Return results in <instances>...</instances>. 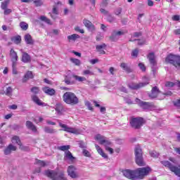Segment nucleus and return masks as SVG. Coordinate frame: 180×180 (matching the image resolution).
<instances>
[{
    "instance_id": "obj_21",
    "label": "nucleus",
    "mask_w": 180,
    "mask_h": 180,
    "mask_svg": "<svg viewBox=\"0 0 180 180\" xmlns=\"http://www.w3.org/2000/svg\"><path fill=\"white\" fill-rule=\"evenodd\" d=\"M64 160H69L71 162H74L75 157H73L72 153L70 150H68L65 153Z\"/></svg>"
},
{
    "instance_id": "obj_50",
    "label": "nucleus",
    "mask_w": 180,
    "mask_h": 180,
    "mask_svg": "<svg viewBox=\"0 0 180 180\" xmlns=\"http://www.w3.org/2000/svg\"><path fill=\"white\" fill-rule=\"evenodd\" d=\"M172 20L174 22H178L180 20V16L179 15H174L172 17Z\"/></svg>"
},
{
    "instance_id": "obj_20",
    "label": "nucleus",
    "mask_w": 180,
    "mask_h": 180,
    "mask_svg": "<svg viewBox=\"0 0 180 180\" xmlns=\"http://www.w3.org/2000/svg\"><path fill=\"white\" fill-rule=\"evenodd\" d=\"M32 99L34 103L38 105V106H46V103H44L39 97L36 95L32 96Z\"/></svg>"
},
{
    "instance_id": "obj_14",
    "label": "nucleus",
    "mask_w": 180,
    "mask_h": 180,
    "mask_svg": "<svg viewBox=\"0 0 180 180\" xmlns=\"http://www.w3.org/2000/svg\"><path fill=\"white\" fill-rule=\"evenodd\" d=\"M148 58L150 64H151L153 67L157 65V60H155V54L154 52L149 53L148 55Z\"/></svg>"
},
{
    "instance_id": "obj_29",
    "label": "nucleus",
    "mask_w": 180,
    "mask_h": 180,
    "mask_svg": "<svg viewBox=\"0 0 180 180\" xmlns=\"http://www.w3.org/2000/svg\"><path fill=\"white\" fill-rule=\"evenodd\" d=\"M77 39H79V36L77 34L68 36V40H69V41H75Z\"/></svg>"
},
{
    "instance_id": "obj_22",
    "label": "nucleus",
    "mask_w": 180,
    "mask_h": 180,
    "mask_svg": "<svg viewBox=\"0 0 180 180\" xmlns=\"http://www.w3.org/2000/svg\"><path fill=\"white\" fill-rule=\"evenodd\" d=\"M120 67L122 68V70L127 74H130V72H131V68H130V66H129V65H127L126 63H120Z\"/></svg>"
},
{
    "instance_id": "obj_33",
    "label": "nucleus",
    "mask_w": 180,
    "mask_h": 180,
    "mask_svg": "<svg viewBox=\"0 0 180 180\" xmlns=\"http://www.w3.org/2000/svg\"><path fill=\"white\" fill-rule=\"evenodd\" d=\"M129 41H138V46H144V44H146V39H131L129 40Z\"/></svg>"
},
{
    "instance_id": "obj_26",
    "label": "nucleus",
    "mask_w": 180,
    "mask_h": 180,
    "mask_svg": "<svg viewBox=\"0 0 180 180\" xmlns=\"http://www.w3.org/2000/svg\"><path fill=\"white\" fill-rule=\"evenodd\" d=\"M95 147H96L98 154H100V155H101V157H103V158H108V155H106V153H105L103 152V150H102V148H101L100 146L95 145Z\"/></svg>"
},
{
    "instance_id": "obj_6",
    "label": "nucleus",
    "mask_w": 180,
    "mask_h": 180,
    "mask_svg": "<svg viewBox=\"0 0 180 180\" xmlns=\"http://www.w3.org/2000/svg\"><path fill=\"white\" fill-rule=\"evenodd\" d=\"M165 63L167 64H172L178 70H180V56L179 55H174L170 53L165 58Z\"/></svg>"
},
{
    "instance_id": "obj_7",
    "label": "nucleus",
    "mask_w": 180,
    "mask_h": 180,
    "mask_svg": "<svg viewBox=\"0 0 180 180\" xmlns=\"http://www.w3.org/2000/svg\"><path fill=\"white\" fill-rule=\"evenodd\" d=\"M45 175L52 180H65L63 172H56L54 170H46L45 171Z\"/></svg>"
},
{
    "instance_id": "obj_45",
    "label": "nucleus",
    "mask_w": 180,
    "mask_h": 180,
    "mask_svg": "<svg viewBox=\"0 0 180 180\" xmlns=\"http://www.w3.org/2000/svg\"><path fill=\"white\" fill-rule=\"evenodd\" d=\"M165 86L167 88H172V86H175V83H174L172 82H166Z\"/></svg>"
},
{
    "instance_id": "obj_39",
    "label": "nucleus",
    "mask_w": 180,
    "mask_h": 180,
    "mask_svg": "<svg viewBox=\"0 0 180 180\" xmlns=\"http://www.w3.org/2000/svg\"><path fill=\"white\" fill-rule=\"evenodd\" d=\"M70 61L77 66L81 65V60L79 59L72 58H70Z\"/></svg>"
},
{
    "instance_id": "obj_64",
    "label": "nucleus",
    "mask_w": 180,
    "mask_h": 180,
    "mask_svg": "<svg viewBox=\"0 0 180 180\" xmlns=\"http://www.w3.org/2000/svg\"><path fill=\"white\" fill-rule=\"evenodd\" d=\"M106 151H109L110 154H112L113 153V148L110 147H105Z\"/></svg>"
},
{
    "instance_id": "obj_40",
    "label": "nucleus",
    "mask_w": 180,
    "mask_h": 180,
    "mask_svg": "<svg viewBox=\"0 0 180 180\" xmlns=\"http://www.w3.org/2000/svg\"><path fill=\"white\" fill-rule=\"evenodd\" d=\"M31 92L34 94V95H37L40 92V89L38 86H34L31 89Z\"/></svg>"
},
{
    "instance_id": "obj_18",
    "label": "nucleus",
    "mask_w": 180,
    "mask_h": 180,
    "mask_svg": "<svg viewBox=\"0 0 180 180\" xmlns=\"http://www.w3.org/2000/svg\"><path fill=\"white\" fill-rule=\"evenodd\" d=\"M24 39L27 44H30V46H33V44H34V40H33V38L30 34H25Z\"/></svg>"
},
{
    "instance_id": "obj_47",
    "label": "nucleus",
    "mask_w": 180,
    "mask_h": 180,
    "mask_svg": "<svg viewBox=\"0 0 180 180\" xmlns=\"http://www.w3.org/2000/svg\"><path fill=\"white\" fill-rule=\"evenodd\" d=\"M33 4H34L35 6H41L42 3L41 0H32Z\"/></svg>"
},
{
    "instance_id": "obj_53",
    "label": "nucleus",
    "mask_w": 180,
    "mask_h": 180,
    "mask_svg": "<svg viewBox=\"0 0 180 180\" xmlns=\"http://www.w3.org/2000/svg\"><path fill=\"white\" fill-rule=\"evenodd\" d=\"M141 36H143V32H134L133 37H140Z\"/></svg>"
},
{
    "instance_id": "obj_30",
    "label": "nucleus",
    "mask_w": 180,
    "mask_h": 180,
    "mask_svg": "<svg viewBox=\"0 0 180 180\" xmlns=\"http://www.w3.org/2000/svg\"><path fill=\"white\" fill-rule=\"evenodd\" d=\"M35 164L37 165H39V167H46L47 165V162L44 160H40L39 159L35 160Z\"/></svg>"
},
{
    "instance_id": "obj_56",
    "label": "nucleus",
    "mask_w": 180,
    "mask_h": 180,
    "mask_svg": "<svg viewBox=\"0 0 180 180\" xmlns=\"http://www.w3.org/2000/svg\"><path fill=\"white\" fill-rule=\"evenodd\" d=\"M122 8H118L115 10V15H116V16H119V15H120L122 13Z\"/></svg>"
},
{
    "instance_id": "obj_52",
    "label": "nucleus",
    "mask_w": 180,
    "mask_h": 180,
    "mask_svg": "<svg viewBox=\"0 0 180 180\" xmlns=\"http://www.w3.org/2000/svg\"><path fill=\"white\" fill-rule=\"evenodd\" d=\"M107 20L108 22H109L110 23H112V22H115V17L109 15L107 18Z\"/></svg>"
},
{
    "instance_id": "obj_51",
    "label": "nucleus",
    "mask_w": 180,
    "mask_h": 180,
    "mask_svg": "<svg viewBox=\"0 0 180 180\" xmlns=\"http://www.w3.org/2000/svg\"><path fill=\"white\" fill-rule=\"evenodd\" d=\"M12 68H13V74L16 75V74H18V70H16V63H13Z\"/></svg>"
},
{
    "instance_id": "obj_60",
    "label": "nucleus",
    "mask_w": 180,
    "mask_h": 180,
    "mask_svg": "<svg viewBox=\"0 0 180 180\" xmlns=\"http://www.w3.org/2000/svg\"><path fill=\"white\" fill-rule=\"evenodd\" d=\"M113 32L115 34V35L117 36H122L123 34H124V32H122V31H113Z\"/></svg>"
},
{
    "instance_id": "obj_17",
    "label": "nucleus",
    "mask_w": 180,
    "mask_h": 180,
    "mask_svg": "<svg viewBox=\"0 0 180 180\" xmlns=\"http://www.w3.org/2000/svg\"><path fill=\"white\" fill-rule=\"evenodd\" d=\"M26 127L29 129V130H32L34 133H37V127L33 124V122L30 121H27L25 123Z\"/></svg>"
},
{
    "instance_id": "obj_11",
    "label": "nucleus",
    "mask_w": 180,
    "mask_h": 180,
    "mask_svg": "<svg viewBox=\"0 0 180 180\" xmlns=\"http://www.w3.org/2000/svg\"><path fill=\"white\" fill-rule=\"evenodd\" d=\"M95 139L99 141V144L105 146V147H109L108 146L112 144V143L110 141H108L105 136H103L99 134L96 136Z\"/></svg>"
},
{
    "instance_id": "obj_59",
    "label": "nucleus",
    "mask_w": 180,
    "mask_h": 180,
    "mask_svg": "<svg viewBox=\"0 0 180 180\" xmlns=\"http://www.w3.org/2000/svg\"><path fill=\"white\" fill-rule=\"evenodd\" d=\"M108 0H103L102 3H101V6L102 8H105L106 6H108Z\"/></svg>"
},
{
    "instance_id": "obj_28",
    "label": "nucleus",
    "mask_w": 180,
    "mask_h": 180,
    "mask_svg": "<svg viewBox=\"0 0 180 180\" xmlns=\"http://www.w3.org/2000/svg\"><path fill=\"white\" fill-rule=\"evenodd\" d=\"M32 61V57L27 53H23V63H30Z\"/></svg>"
},
{
    "instance_id": "obj_63",
    "label": "nucleus",
    "mask_w": 180,
    "mask_h": 180,
    "mask_svg": "<svg viewBox=\"0 0 180 180\" xmlns=\"http://www.w3.org/2000/svg\"><path fill=\"white\" fill-rule=\"evenodd\" d=\"M12 13V10L9 8H6L4 10V15H9V13Z\"/></svg>"
},
{
    "instance_id": "obj_36",
    "label": "nucleus",
    "mask_w": 180,
    "mask_h": 180,
    "mask_svg": "<svg viewBox=\"0 0 180 180\" xmlns=\"http://www.w3.org/2000/svg\"><path fill=\"white\" fill-rule=\"evenodd\" d=\"M9 2H10L9 0H6V1L1 2V9L5 11V9H6L8 8V5H9Z\"/></svg>"
},
{
    "instance_id": "obj_37",
    "label": "nucleus",
    "mask_w": 180,
    "mask_h": 180,
    "mask_svg": "<svg viewBox=\"0 0 180 180\" xmlns=\"http://www.w3.org/2000/svg\"><path fill=\"white\" fill-rule=\"evenodd\" d=\"M131 56V57H133V58H137V57L139 56V49H135L132 50Z\"/></svg>"
},
{
    "instance_id": "obj_62",
    "label": "nucleus",
    "mask_w": 180,
    "mask_h": 180,
    "mask_svg": "<svg viewBox=\"0 0 180 180\" xmlns=\"http://www.w3.org/2000/svg\"><path fill=\"white\" fill-rule=\"evenodd\" d=\"M100 12L103 13V15H108V13H109V12L104 8H101Z\"/></svg>"
},
{
    "instance_id": "obj_41",
    "label": "nucleus",
    "mask_w": 180,
    "mask_h": 180,
    "mask_svg": "<svg viewBox=\"0 0 180 180\" xmlns=\"http://www.w3.org/2000/svg\"><path fill=\"white\" fill-rule=\"evenodd\" d=\"M172 103L176 108H178L179 109L180 108V98L172 101Z\"/></svg>"
},
{
    "instance_id": "obj_38",
    "label": "nucleus",
    "mask_w": 180,
    "mask_h": 180,
    "mask_svg": "<svg viewBox=\"0 0 180 180\" xmlns=\"http://www.w3.org/2000/svg\"><path fill=\"white\" fill-rule=\"evenodd\" d=\"M149 154H150V157H153V158H158V157L160 156V154L158 153H157V151H155V150L150 151Z\"/></svg>"
},
{
    "instance_id": "obj_8",
    "label": "nucleus",
    "mask_w": 180,
    "mask_h": 180,
    "mask_svg": "<svg viewBox=\"0 0 180 180\" xmlns=\"http://www.w3.org/2000/svg\"><path fill=\"white\" fill-rule=\"evenodd\" d=\"M143 79H146L147 82L140 83H131L129 84L127 86L128 88H129V89H132L134 91H137V89H141V88H144V86H146V85H148V84H150V79H148L147 77L144 76Z\"/></svg>"
},
{
    "instance_id": "obj_48",
    "label": "nucleus",
    "mask_w": 180,
    "mask_h": 180,
    "mask_svg": "<svg viewBox=\"0 0 180 180\" xmlns=\"http://www.w3.org/2000/svg\"><path fill=\"white\" fill-rule=\"evenodd\" d=\"M83 75H94V72L89 70H86L83 71Z\"/></svg>"
},
{
    "instance_id": "obj_25",
    "label": "nucleus",
    "mask_w": 180,
    "mask_h": 180,
    "mask_svg": "<svg viewBox=\"0 0 180 180\" xmlns=\"http://www.w3.org/2000/svg\"><path fill=\"white\" fill-rule=\"evenodd\" d=\"M11 41L15 44H20V41H22V37L20 35L14 36L11 37Z\"/></svg>"
},
{
    "instance_id": "obj_34",
    "label": "nucleus",
    "mask_w": 180,
    "mask_h": 180,
    "mask_svg": "<svg viewBox=\"0 0 180 180\" xmlns=\"http://www.w3.org/2000/svg\"><path fill=\"white\" fill-rule=\"evenodd\" d=\"M70 148H71V146H70V145L61 146L58 147V150H60V151H68Z\"/></svg>"
},
{
    "instance_id": "obj_13",
    "label": "nucleus",
    "mask_w": 180,
    "mask_h": 180,
    "mask_svg": "<svg viewBox=\"0 0 180 180\" xmlns=\"http://www.w3.org/2000/svg\"><path fill=\"white\" fill-rule=\"evenodd\" d=\"M83 23L85 26V27H87V29H89V30H91V32H94L96 30V27L95 25L94 24H92V22H91L89 20L86 19H84L83 20Z\"/></svg>"
},
{
    "instance_id": "obj_15",
    "label": "nucleus",
    "mask_w": 180,
    "mask_h": 180,
    "mask_svg": "<svg viewBox=\"0 0 180 180\" xmlns=\"http://www.w3.org/2000/svg\"><path fill=\"white\" fill-rule=\"evenodd\" d=\"M96 50L99 54H106L105 50H106V44H102L101 45L96 46Z\"/></svg>"
},
{
    "instance_id": "obj_57",
    "label": "nucleus",
    "mask_w": 180,
    "mask_h": 180,
    "mask_svg": "<svg viewBox=\"0 0 180 180\" xmlns=\"http://www.w3.org/2000/svg\"><path fill=\"white\" fill-rule=\"evenodd\" d=\"M75 30L76 32H79V33H82V34L85 33V31H84V30L79 28V27H76L75 28Z\"/></svg>"
},
{
    "instance_id": "obj_32",
    "label": "nucleus",
    "mask_w": 180,
    "mask_h": 180,
    "mask_svg": "<svg viewBox=\"0 0 180 180\" xmlns=\"http://www.w3.org/2000/svg\"><path fill=\"white\" fill-rule=\"evenodd\" d=\"M40 20H41L42 22H45V23H47V25H53L51 23V20L44 15H41L40 17Z\"/></svg>"
},
{
    "instance_id": "obj_31",
    "label": "nucleus",
    "mask_w": 180,
    "mask_h": 180,
    "mask_svg": "<svg viewBox=\"0 0 180 180\" xmlns=\"http://www.w3.org/2000/svg\"><path fill=\"white\" fill-rule=\"evenodd\" d=\"M11 141L13 144H18V146H20V139H19V136H13Z\"/></svg>"
},
{
    "instance_id": "obj_54",
    "label": "nucleus",
    "mask_w": 180,
    "mask_h": 180,
    "mask_svg": "<svg viewBox=\"0 0 180 180\" xmlns=\"http://www.w3.org/2000/svg\"><path fill=\"white\" fill-rule=\"evenodd\" d=\"M12 153V150L7 146L6 149L4 150V154L5 155H9Z\"/></svg>"
},
{
    "instance_id": "obj_9",
    "label": "nucleus",
    "mask_w": 180,
    "mask_h": 180,
    "mask_svg": "<svg viewBox=\"0 0 180 180\" xmlns=\"http://www.w3.org/2000/svg\"><path fill=\"white\" fill-rule=\"evenodd\" d=\"M59 126L61 129H63V131H66L67 133H72V134H79V129L71 127H68L65 124H63L59 122Z\"/></svg>"
},
{
    "instance_id": "obj_58",
    "label": "nucleus",
    "mask_w": 180,
    "mask_h": 180,
    "mask_svg": "<svg viewBox=\"0 0 180 180\" xmlns=\"http://www.w3.org/2000/svg\"><path fill=\"white\" fill-rule=\"evenodd\" d=\"M115 71H116V69H115V68L110 67L109 68V72H110L111 75H115Z\"/></svg>"
},
{
    "instance_id": "obj_2",
    "label": "nucleus",
    "mask_w": 180,
    "mask_h": 180,
    "mask_svg": "<svg viewBox=\"0 0 180 180\" xmlns=\"http://www.w3.org/2000/svg\"><path fill=\"white\" fill-rule=\"evenodd\" d=\"M63 101L67 105H70L71 106H75L79 103V98L77 95L71 91H66L63 95Z\"/></svg>"
},
{
    "instance_id": "obj_24",
    "label": "nucleus",
    "mask_w": 180,
    "mask_h": 180,
    "mask_svg": "<svg viewBox=\"0 0 180 180\" xmlns=\"http://www.w3.org/2000/svg\"><path fill=\"white\" fill-rule=\"evenodd\" d=\"M55 110L57 112L58 115H61L64 110V106L61 103H57Z\"/></svg>"
},
{
    "instance_id": "obj_3",
    "label": "nucleus",
    "mask_w": 180,
    "mask_h": 180,
    "mask_svg": "<svg viewBox=\"0 0 180 180\" xmlns=\"http://www.w3.org/2000/svg\"><path fill=\"white\" fill-rule=\"evenodd\" d=\"M172 96V91H168L166 93L162 94L161 91H160V89L157 86H155L152 88L151 92L148 94L149 98L150 99H155V98H158L159 101H162L163 99H165V96Z\"/></svg>"
},
{
    "instance_id": "obj_23",
    "label": "nucleus",
    "mask_w": 180,
    "mask_h": 180,
    "mask_svg": "<svg viewBox=\"0 0 180 180\" xmlns=\"http://www.w3.org/2000/svg\"><path fill=\"white\" fill-rule=\"evenodd\" d=\"M34 78V75H33L32 71H27L24 75V82L25 81H27L28 79H33Z\"/></svg>"
},
{
    "instance_id": "obj_49",
    "label": "nucleus",
    "mask_w": 180,
    "mask_h": 180,
    "mask_svg": "<svg viewBox=\"0 0 180 180\" xmlns=\"http://www.w3.org/2000/svg\"><path fill=\"white\" fill-rule=\"evenodd\" d=\"M85 105L87 106L89 110H94V107H92V104H91V102L86 101L85 103Z\"/></svg>"
},
{
    "instance_id": "obj_16",
    "label": "nucleus",
    "mask_w": 180,
    "mask_h": 180,
    "mask_svg": "<svg viewBox=\"0 0 180 180\" xmlns=\"http://www.w3.org/2000/svg\"><path fill=\"white\" fill-rule=\"evenodd\" d=\"M42 91L43 92H44V94H46V95H49L50 96H53V95H56V90L49 86L43 87Z\"/></svg>"
},
{
    "instance_id": "obj_12",
    "label": "nucleus",
    "mask_w": 180,
    "mask_h": 180,
    "mask_svg": "<svg viewBox=\"0 0 180 180\" xmlns=\"http://www.w3.org/2000/svg\"><path fill=\"white\" fill-rule=\"evenodd\" d=\"M68 174L70 178H78V173L77 172V167L74 165H70L68 167Z\"/></svg>"
},
{
    "instance_id": "obj_61",
    "label": "nucleus",
    "mask_w": 180,
    "mask_h": 180,
    "mask_svg": "<svg viewBox=\"0 0 180 180\" xmlns=\"http://www.w3.org/2000/svg\"><path fill=\"white\" fill-rule=\"evenodd\" d=\"M52 12L54 15H58V9H57V7L53 6Z\"/></svg>"
},
{
    "instance_id": "obj_35",
    "label": "nucleus",
    "mask_w": 180,
    "mask_h": 180,
    "mask_svg": "<svg viewBox=\"0 0 180 180\" xmlns=\"http://www.w3.org/2000/svg\"><path fill=\"white\" fill-rule=\"evenodd\" d=\"M73 78H75V79L79 82H84V81H86V78L84 77H79L78 75H73Z\"/></svg>"
},
{
    "instance_id": "obj_19",
    "label": "nucleus",
    "mask_w": 180,
    "mask_h": 180,
    "mask_svg": "<svg viewBox=\"0 0 180 180\" xmlns=\"http://www.w3.org/2000/svg\"><path fill=\"white\" fill-rule=\"evenodd\" d=\"M10 57L11 58V61L13 64H14V63H16V61H18V53H16V51H15L13 49H11L10 50Z\"/></svg>"
},
{
    "instance_id": "obj_4",
    "label": "nucleus",
    "mask_w": 180,
    "mask_h": 180,
    "mask_svg": "<svg viewBox=\"0 0 180 180\" xmlns=\"http://www.w3.org/2000/svg\"><path fill=\"white\" fill-rule=\"evenodd\" d=\"M129 124L132 129H134V130H140V129L146 124V120L141 117H131L129 120Z\"/></svg>"
},
{
    "instance_id": "obj_55",
    "label": "nucleus",
    "mask_w": 180,
    "mask_h": 180,
    "mask_svg": "<svg viewBox=\"0 0 180 180\" xmlns=\"http://www.w3.org/2000/svg\"><path fill=\"white\" fill-rule=\"evenodd\" d=\"M7 147H8V148L10 149V150H11V151H16V150H17L16 146H13V145H12V144H9Z\"/></svg>"
},
{
    "instance_id": "obj_5",
    "label": "nucleus",
    "mask_w": 180,
    "mask_h": 180,
    "mask_svg": "<svg viewBox=\"0 0 180 180\" xmlns=\"http://www.w3.org/2000/svg\"><path fill=\"white\" fill-rule=\"evenodd\" d=\"M135 162L139 167H146V162L143 158V150L139 146H136L134 150Z\"/></svg>"
},
{
    "instance_id": "obj_46",
    "label": "nucleus",
    "mask_w": 180,
    "mask_h": 180,
    "mask_svg": "<svg viewBox=\"0 0 180 180\" xmlns=\"http://www.w3.org/2000/svg\"><path fill=\"white\" fill-rule=\"evenodd\" d=\"M83 155H84V157H88L89 158H91V153H89V151L86 149H84L83 151Z\"/></svg>"
},
{
    "instance_id": "obj_27",
    "label": "nucleus",
    "mask_w": 180,
    "mask_h": 180,
    "mask_svg": "<svg viewBox=\"0 0 180 180\" xmlns=\"http://www.w3.org/2000/svg\"><path fill=\"white\" fill-rule=\"evenodd\" d=\"M44 131L48 134H54L57 131L50 127L46 126L44 128Z\"/></svg>"
},
{
    "instance_id": "obj_42",
    "label": "nucleus",
    "mask_w": 180,
    "mask_h": 180,
    "mask_svg": "<svg viewBox=\"0 0 180 180\" xmlns=\"http://www.w3.org/2000/svg\"><path fill=\"white\" fill-rule=\"evenodd\" d=\"M12 87L8 86L6 90V95L7 96H12Z\"/></svg>"
},
{
    "instance_id": "obj_43",
    "label": "nucleus",
    "mask_w": 180,
    "mask_h": 180,
    "mask_svg": "<svg viewBox=\"0 0 180 180\" xmlns=\"http://www.w3.org/2000/svg\"><path fill=\"white\" fill-rule=\"evenodd\" d=\"M110 40H111V41H117V35L114 32H112V34H111V36H110Z\"/></svg>"
},
{
    "instance_id": "obj_1",
    "label": "nucleus",
    "mask_w": 180,
    "mask_h": 180,
    "mask_svg": "<svg viewBox=\"0 0 180 180\" xmlns=\"http://www.w3.org/2000/svg\"><path fill=\"white\" fill-rule=\"evenodd\" d=\"M151 172V167H139L134 170L125 169L122 170V174L125 178L131 180H140L144 179L146 176Z\"/></svg>"
},
{
    "instance_id": "obj_44",
    "label": "nucleus",
    "mask_w": 180,
    "mask_h": 180,
    "mask_svg": "<svg viewBox=\"0 0 180 180\" xmlns=\"http://www.w3.org/2000/svg\"><path fill=\"white\" fill-rule=\"evenodd\" d=\"M138 65H139L140 70H141V71H142L143 72H146V70L147 68H146V65H144V63H139Z\"/></svg>"
},
{
    "instance_id": "obj_10",
    "label": "nucleus",
    "mask_w": 180,
    "mask_h": 180,
    "mask_svg": "<svg viewBox=\"0 0 180 180\" xmlns=\"http://www.w3.org/2000/svg\"><path fill=\"white\" fill-rule=\"evenodd\" d=\"M135 102L142 108V109H149V108H154V103L142 101L140 98H136Z\"/></svg>"
}]
</instances>
